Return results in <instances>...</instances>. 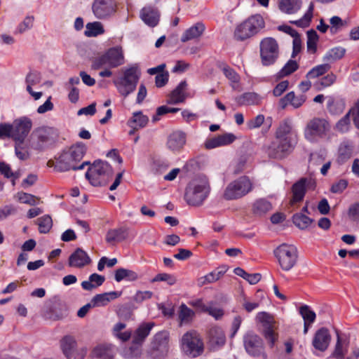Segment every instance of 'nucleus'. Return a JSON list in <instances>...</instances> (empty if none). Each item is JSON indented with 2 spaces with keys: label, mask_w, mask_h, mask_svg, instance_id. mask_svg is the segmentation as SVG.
<instances>
[{
  "label": "nucleus",
  "mask_w": 359,
  "mask_h": 359,
  "mask_svg": "<svg viewBox=\"0 0 359 359\" xmlns=\"http://www.w3.org/2000/svg\"><path fill=\"white\" fill-rule=\"evenodd\" d=\"M13 126L9 123H0V138L11 137L13 139Z\"/></svg>",
  "instance_id": "63"
},
{
  "label": "nucleus",
  "mask_w": 359,
  "mask_h": 359,
  "mask_svg": "<svg viewBox=\"0 0 359 359\" xmlns=\"http://www.w3.org/2000/svg\"><path fill=\"white\" fill-rule=\"evenodd\" d=\"M126 327V324L123 323H118L115 325L114 327V332L115 335L122 340L123 341H126L128 340L130 337V332H120L122 330H123Z\"/></svg>",
  "instance_id": "55"
},
{
  "label": "nucleus",
  "mask_w": 359,
  "mask_h": 359,
  "mask_svg": "<svg viewBox=\"0 0 359 359\" xmlns=\"http://www.w3.org/2000/svg\"><path fill=\"white\" fill-rule=\"evenodd\" d=\"M330 130V125L327 120L320 118H313L306 125L305 137L309 141L316 138L325 137Z\"/></svg>",
  "instance_id": "11"
},
{
  "label": "nucleus",
  "mask_w": 359,
  "mask_h": 359,
  "mask_svg": "<svg viewBox=\"0 0 359 359\" xmlns=\"http://www.w3.org/2000/svg\"><path fill=\"white\" fill-rule=\"evenodd\" d=\"M205 31V25L201 22H197L185 31L181 41L186 42L189 40L199 38Z\"/></svg>",
  "instance_id": "28"
},
{
  "label": "nucleus",
  "mask_w": 359,
  "mask_h": 359,
  "mask_svg": "<svg viewBox=\"0 0 359 359\" xmlns=\"http://www.w3.org/2000/svg\"><path fill=\"white\" fill-rule=\"evenodd\" d=\"M316 180L311 177H302L296 182L291 188L292 196L290 201V205L293 206L296 203L303 201L306 189H315Z\"/></svg>",
  "instance_id": "14"
},
{
  "label": "nucleus",
  "mask_w": 359,
  "mask_h": 359,
  "mask_svg": "<svg viewBox=\"0 0 359 359\" xmlns=\"http://www.w3.org/2000/svg\"><path fill=\"white\" fill-rule=\"evenodd\" d=\"M234 273L237 276L243 278L245 280L248 281L250 284L252 285L257 283L261 279V275L259 273H248L240 267L236 268L234 269Z\"/></svg>",
  "instance_id": "45"
},
{
  "label": "nucleus",
  "mask_w": 359,
  "mask_h": 359,
  "mask_svg": "<svg viewBox=\"0 0 359 359\" xmlns=\"http://www.w3.org/2000/svg\"><path fill=\"white\" fill-rule=\"evenodd\" d=\"M301 0H280L279 8L281 11L293 14L297 13L301 8Z\"/></svg>",
  "instance_id": "34"
},
{
  "label": "nucleus",
  "mask_w": 359,
  "mask_h": 359,
  "mask_svg": "<svg viewBox=\"0 0 359 359\" xmlns=\"http://www.w3.org/2000/svg\"><path fill=\"white\" fill-rule=\"evenodd\" d=\"M104 32V29L100 22H88L86 25L85 35L87 36H96Z\"/></svg>",
  "instance_id": "39"
},
{
  "label": "nucleus",
  "mask_w": 359,
  "mask_h": 359,
  "mask_svg": "<svg viewBox=\"0 0 359 359\" xmlns=\"http://www.w3.org/2000/svg\"><path fill=\"white\" fill-rule=\"evenodd\" d=\"M116 3L114 0H94L92 11L97 19H107L116 12Z\"/></svg>",
  "instance_id": "15"
},
{
  "label": "nucleus",
  "mask_w": 359,
  "mask_h": 359,
  "mask_svg": "<svg viewBox=\"0 0 359 359\" xmlns=\"http://www.w3.org/2000/svg\"><path fill=\"white\" fill-rule=\"evenodd\" d=\"M307 48L308 50L312 51L313 53L316 51V43L318 40V35L314 29L307 32Z\"/></svg>",
  "instance_id": "52"
},
{
  "label": "nucleus",
  "mask_w": 359,
  "mask_h": 359,
  "mask_svg": "<svg viewBox=\"0 0 359 359\" xmlns=\"http://www.w3.org/2000/svg\"><path fill=\"white\" fill-rule=\"evenodd\" d=\"M60 346L66 358H70L77 348L76 340L70 336L64 337L60 341Z\"/></svg>",
  "instance_id": "33"
},
{
  "label": "nucleus",
  "mask_w": 359,
  "mask_h": 359,
  "mask_svg": "<svg viewBox=\"0 0 359 359\" xmlns=\"http://www.w3.org/2000/svg\"><path fill=\"white\" fill-rule=\"evenodd\" d=\"M194 316V311L188 308L184 304L180 306L179 318L181 323H189L193 320Z\"/></svg>",
  "instance_id": "46"
},
{
  "label": "nucleus",
  "mask_w": 359,
  "mask_h": 359,
  "mask_svg": "<svg viewBox=\"0 0 359 359\" xmlns=\"http://www.w3.org/2000/svg\"><path fill=\"white\" fill-rule=\"evenodd\" d=\"M93 357L97 359H114L115 355L114 347L111 345H100L95 347L92 352Z\"/></svg>",
  "instance_id": "27"
},
{
  "label": "nucleus",
  "mask_w": 359,
  "mask_h": 359,
  "mask_svg": "<svg viewBox=\"0 0 359 359\" xmlns=\"http://www.w3.org/2000/svg\"><path fill=\"white\" fill-rule=\"evenodd\" d=\"M350 126V112L348 111L341 119L337 123L336 128L340 132H346Z\"/></svg>",
  "instance_id": "58"
},
{
  "label": "nucleus",
  "mask_w": 359,
  "mask_h": 359,
  "mask_svg": "<svg viewBox=\"0 0 359 359\" xmlns=\"http://www.w3.org/2000/svg\"><path fill=\"white\" fill-rule=\"evenodd\" d=\"M291 131V126L287 122H283L277 128L276 138L277 140L292 139L290 137Z\"/></svg>",
  "instance_id": "48"
},
{
  "label": "nucleus",
  "mask_w": 359,
  "mask_h": 359,
  "mask_svg": "<svg viewBox=\"0 0 359 359\" xmlns=\"http://www.w3.org/2000/svg\"><path fill=\"white\" fill-rule=\"evenodd\" d=\"M236 140L233 133H224L212 138L208 139L205 142V147L207 149H212L216 147L229 145Z\"/></svg>",
  "instance_id": "21"
},
{
  "label": "nucleus",
  "mask_w": 359,
  "mask_h": 359,
  "mask_svg": "<svg viewBox=\"0 0 359 359\" xmlns=\"http://www.w3.org/2000/svg\"><path fill=\"white\" fill-rule=\"evenodd\" d=\"M148 117L142 114L141 111L135 112L132 118L128 121V126H136L138 128L144 127L148 123Z\"/></svg>",
  "instance_id": "44"
},
{
  "label": "nucleus",
  "mask_w": 359,
  "mask_h": 359,
  "mask_svg": "<svg viewBox=\"0 0 359 359\" xmlns=\"http://www.w3.org/2000/svg\"><path fill=\"white\" fill-rule=\"evenodd\" d=\"M313 219L302 213H296L292 217V222L296 226L300 229H306L312 222Z\"/></svg>",
  "instance_id": "40"
},
{
  "label": "nucleus",
  "mask_w": 359,
  "mask_h": 359,
  "mask_svg": "<svg viewBox=\"0 0 359 359\" xmlns=\"http://www.w3.org/2000/svg\"><path fill=\"white\" fill-rule=\"evenodd\" d=\"M299 313L302 316L304 322H309V323H313L316 320V313L312 311L310 307L307 305L302 306L299 308Z\"/></svg>",
  "instance_id": "51"
},
{
  "label": "nucleus",
  "mask_w": 359,
  "mask_h": 359,
  "mask_svg": "<svg viewBox=\"0 0 359 359\" xmlns=\"http://www.w3.org/2000/svg\"><path fill=\"white\" fill-rule=\"evenodd\" d=\"M34 16H27L24 20L20 24H19L16 30V33L22 34L25 31L31 29L34 25Z\"/></svg>",
  "instance_id": "56"
},
{
  "label": "nucleus",
  "mask_w": 359,
  "mask_h": 359,
  "mask_svg": "<svg viewBox=\"0 0 359 359\" xmlns=\"http://www.w3.org/2000/svg\"><path fill=\"white\" fill-rule=\"evenodd\" d=\"M264 25V20L260 15H253L236 27L234 38L236 41H243L257 34Z\"/></svg>",
  "instance_id": "3"
},
{
  "label": "nucleus",
  "mask_w": 359,
  "mask_h": 359,
  "mask_svg": "<svg viewBox=\"0 0 359 359\" xmlns=\"http://www.w3.org/2000/svg\"><path fill=\"white\" fill-rule=\"evenodd\" d=\"M218 274L211 272L205 276H202L198 279V285L201 287L205 284L213 283L218 280Z\"/></svg>",
  "instance_id": "59"
},
{
  "label": "nucleus",
  "mask_w": 359,
  "mask_h": 359,
  "mask_svg": "<svg viewBox=\"0 0 359 359\" xmlns=\"http://www.w3.org/2000/svg\"><path fill=\"white\" fill-rule=\"evenodd\" d=\"M182 346L186 354L194 358L201 355L204 349L203 342L195 330L189 331L182 336Z\"/></svg>",
  "instance_id": "9"
},
{
  "label": "nucleus",
  "mask_w": 359,
  "mask_h": 359,
  "mask_svg": "<svg viewBox=\"0 0 359 359\" xmlns=\"http://www.w3.org/2000/svg\"><path fill=\"white\" fill-rule=\"evenodd\" d=\"M86 151V147L85 144L81 143L75 144L67 151H63L56 159L55 163L53 161H49L48 165L50 167L54 166L55 169L59 172L83 169L86 165L90 164L89 161H85L78 165V163L83 158Z\"/></svg>",
  "instance_id": "1"
},
{
  "label": "nucleus",
  "mask_w": 359,
  "mask_h": 359,
  "mask_svg": "<svg viewBox=\"0 0 359 359\" xmlns=\"http://www.w3.org/2000/svg\"><path fill=\"white\" fill-rule=\"evenodd\" d=\"M154 325V323H147L141 325L137 329L133 336V343L135 344H141L144 341L145 338L149 335Z\"/></svg>",
  "instance_id": "31"
},
{
  "label": "nucleus",
  "mask_w": 359,
  "mask_h": 359,
  "mask_svg": "<svg viewBox=\"0 0 359 359\" xmlns=\"http://www.w3.org/2000/svg\"><path fill=\"white\" fill-rule=\"evenodd\" d=\"M91 262V259L81 248H76L69 256L68 259L69 266L71 267L83 268Z\"/></svg>",
  "instance_id": "22"
},
{
  "label": "nucleus",
  "mask_w": 359,
  "mask_h": 359,
  "mask_svg": "<svg viewBox=\"0 0 359 359\" xmlns=\"http://www.w3.org/2000/svg\"><path fill=\"white\" fill-rule=\"evenodd\" d=\"M331 339L332 337L329 330L326 327H321L315 332L312 345L315 349L324 352L329 347Z\"/></svg>",
  "instance_id": "20"
},
{
  "label": "nucleus",
  "mask_w": 359,
  "mask_h": 359,
  "mask_svg": "<svg viewBox=\"0 0 359 359\" xmlns=\"http://www.w3.org/2000/svg\"><path fill=\"white\" fill-rule=\"evenodd\" d=\"M272 209L271 203L265 199L257 200L252 206V212L255 215L262 216Z\"/></svg>",
  "instance_id": "37"
},
{
  "label": "nucleus",
  "mask_w": 359,
  "mask_h": 359,
  "mask_svg": "<svg viewBox=\"0 0 359 359\" xmlns=\"http://www.w3.org/2000/svg\"><path fill=\"white\" fill-rule=\"evenodd\" d=\"M345 51V49L341 47L332 48L325 54L323 60L330 62L336 61L344 57Z\"/></svg>",
  "instance_id": "47"
},
{
  "label": "nucleus",
  "mask_w": 359,
  "mask_h": 359,
  "mask_svg": "<svg viewBox=\"0 0 359 359\" xmlns=\"http://www.w3.org/2000/svg\"><path fill=\"white\" fill-rule=\"evenodd\" d=\"M104 280V276L97 273H93L89 276V280L83 281L81 283V286L84 290L90 291L93 289L102 285Z\"/></svg>",
  "instance_id": "36"
},
{
  "label": "nucleus",
  "mask_w": 359,
  "mask_h": 359,
  "mask_svg": "<svg viewBox=\"0 0 359 359\" xmlns=\"http://www.w3.org/2000/svg\"><path fill=\"white\" fill-rule=\"evenodd\" d=\"M186 144V134L182 131H175L170 135L167 145L172 151H179Z\"/></svg>",
  "instance_id": "24"
},
{
  "label": "nucleus",
  "mask_w": 359,
  "mask_h": 359,
  "mask_svg": "<svg viewBox=\"0 0 359 359\" xmlns=\"http://www.w3.org/2000/svg\"><path fill=\"white\" fill-rule=\"evenodd\" d=\"M151 283L158 282V281H165L170 285H172L176 283L177 279L176 278L168 273H162L157 274L151 280Z\"/></svg>",
  "instance_id": "57"
},
{
  "label": "nucleus",
  "mask_w": 359,
  "mask_h": 359,
  "mask_svg": "<svg viewBox=\"0 0 359 359\" xmlns=\"http://www.w3.org/2000/svg\"><path fill=\"white\" fill-rule=\"evenodd\" d=\"M205 312L208 313L216 320L219 319L224 315L223 310L219 308L215 307L212 302H210L209 304H208V308Z\"/></svg>",
  "instance_id": "61"
},
{
  "label": "nucleus",
  "mask_w": 359,
  "mask_h": 359,
  "mask_svg": "<svg viewBox=\"0 0 359 359\" xmlns=\"http://www.w3.org/2000/svg\"><path fill=\"white\" fill-rule=\"evenodd\" d=\"M328 111L332 114H340L345 109V102L342 100H335L330 98L327 102Z\"/></svg>",
  "instance_id": "42"
},
{
  "label": "nucleus",
  "mask_w": 359,
  "mask_h": 359,
  "mask_svg": "<svg viewBox=\"0 0 359 359\" xmlns=\"http://www.w3.org/2000/svg\"><path fill=\"white\" fill-rule=\"evenodd\" d=\"M262 64L269 66L274 64L279 56V46L272 37L263 39L259 45Z\"/></svg>",
  "instance_id": "8"
},
{
  "label": "nucleus",
  "mask_w": 359,
  "mask_h": 359,
  "mask_svg": "<svg viewBox=\"0 0 359 359\" xmlns=\"http://www.w3.org/2000/svg\"><path fill=\"white\" fill-rule=\"evenodd\" d=\"M226 343V337L224 331L218 327L210 328L207 334V345L210 350H217L222 347Z\"/></svg>",
  "instance_id": "18"
},
{
  "label": "nucleus",
  "mask_w": 359,
  "mask_h": 359,
  "mask_svg": "<svg viewBox=\"0 0 359 359\" xmlns=\"http://www.w3.org/2000/svg\"><path fill=\"white\" fill-rule=\"evenodd\" d=\"M29 147H31L30 142H27L25 140H15V151L17 157L20 160L28 159Z\"/></svg>",
  "instance_id": "35"
},
{
  "label": "nucleus",
  "mask_w": 359,
  "mask_h": 359,
  "mask_svg": "<svg viewBox=\"0 0 359 359\" xmlns=\"http://www.w3.org/2000/svg\"><path fill=\"white\" fill-rule=\"evenodd\" d=\"M295 143L292 139L277 140L276 138V140L268 147L267 154L271 158L283 159L292 151Z\"/></svg>",
  "instance_id": "12"
},
{
  "label": "nucleus",
  "mask_w": 359,
  "mask_h": 359,
  "mask_svg": "<svg viewBox=\"0 0 359 359\" xmlns=\"http://www.w3.org/2000/svg\"><path fill=\"white\" fill-rule=\"evenodd\" d=\"M352 154V148L348 144H341L339 148L338 161L344 163L349 159Z\"/></svg>",
  "instance_id": "54"
},
{
  "label": "nucleus",
  "mask_w": 359,
  "mask_h": 359,
  "mask_svg": "<svg viewBox=\"0 0 359 359\" xmlns=\"http://www.w3.org/2000/svg\"><path fill=\"white\" fill-rule=\"evenodd\" d=\"M169 333L167 331L159 332L155 334L153 341V348L161 352L167 351Z\"/></svg>",
  "instance_id": "30"
},
{
  "label": "nucleus",
  "mask_w": 359,
  "mask_h": 359,
  "mask_svg": "<svg viewBox=\"0 0 359 359\" xmlns=\"http://www.w3.org/2000/svg\"><path fill=\"white\" fill-rule=\"evenodd\" d=\"M209 191L210 186L206 179H196L187 186L184 198L189 205L198 206L203 203Z\"/></svg>",
  "instance_id": "2"
},
{
  "label": "nucleus",
  "mask_w": 359,
  "mask_h": 359,
  "mask_svg": "<svg viewBox=\"0 0 359 359\" xmlns=\"http://www.w3.org/2000/svg\"><path fill=\"white\" fill-rule=\"evenodd\" d=\"M121 292H110L102 294H96L91 300V304L93 307L103 306L107 305L110 301L120 297Z\"/></svg>",
  "instance_id": "25"
},
{
  "label": "nucleus",
  "mask_w": 359,
  "mask_h": 359,
  "mask_svg": "<svg viewBox=\"0 0 359 359\" xmlns=\"http://www.w3.org/2000/svg\"><path fill=\"white\" fill-rule=\"evenodd\" d=\"M18 199L20 202L31 205H34L38 200L36 196L27 193H19Z\"/></svg>",
  "instance_id": "60"
},
{
  "label": "nucleus",
  "mask_w": 359,
  "mask_h": 359,
  "mask_svg": "<svg viewBox=\"0 0 359 359\" xmlns=\"http://www.w3.org/2000/svg\"><path fill=\"white\" fill-rule=\"evenodd\" d=\"M244 346L246 351L253 356L264 354L263 341L254 333L246 334L244 337Z\"/></svg>",
  "instance_id": "17"
},
{
  "label": "nucleus",
  "mask_w": 359,
  "mask_h": 359,
  "mask_svg": "<svg viewBox=\"0 0 359 359\" xmlns=\"http://www.w3.org/2000/svg\"><path fill=\"white\" fill-rule=\"evenodd\" d=\"M111 166L105 161H95L88 168L86 177L93 186H104L113 175Z\"/></svg>",
  "instance_id": "4"
},
{
  "label": "nucleus",
  "mask_w": 359,
  "mask_h": 359,
  "mask_svg": "<svg viewBox=\"0 0 359 359\" xmlns=\"http://www.w3.org/2000/svg\"><path fill=\"white\" fill-rule=\"evenodd\" d=\"M274 255L278 259V263L284 271L290 270L297 260V250L292 245L283 243L274 250Z\"/></svg>",
  "instance_id": "7"
},
{
  "label": "nucleus",
  "mask_w": 359,
  "mask_h": 359,
  "mask_svg": "<svg viewBox=\"0 0 359 359\" xmlns=\"http://www.w3.org/2000/svg\"><path fill=\"white\" fill-rule=\"evenodd\" d=\"M37 224L39 225V231L41 233H46L53 226V221L49 215H45L37 219Z\"/></svg>",
  "instance_id": "49"
},
{
  "label": "nucleus",
  "mask_w": 359,
  "mask_h": 359,
  "mask_svg": "<svg viewBox=\"0 0 359 359\" xmlns=\"http://www.w3.org/2000/svg\"><path fill=\"white\" fill-rule=\"evenodd\" d=\"M140 72L137 67L133 66L123 70V76L114 81L119 93L126 97L133 93L140 79Z\"/></svg>",
  "instance_id": "5"
},
{
  "label": "nucleus",
  "mask_w": 359,
  "mask_h": 359,
  "mask_svg": "<svg viewBox=\"0 0 359 359\" xmlns=\"http://www.w3.org/2000/svg\"><path fill=\"white\" fill-rule=\"evenodd\" d=\"M336 335L337 341L331 356L335 359H344L348 351V342L345 343L342 341V339L339 335V332L337 330H336Z\"/></svg>",
  "instance_id": "29"
},
{
  "label": "nucleus",
  "mask_w": 359,
  "mask_h": 359,
  "mask_svg": "<svg viewBox=\"0 0 359 359\" xmlns=\"http://www.w3.org/2000/svg\"><path fill=\"white\" fill-rule=\"evenodd\" d=\"M252 183L246 176H242L231 182L226 188L224 197L226 200L241 198L252 190Z\"/></svg>",
  "instance_id": "10"
},
{
  "label": "nucleus",
  "mask_w": 359,
  "mask_h": 359,
  "mask_svg": "<svg viewBox=\"0 0 359 359\" xmlns=\"http://www.w3.org/2000/svg\"><path fill=\"white\" fill-rule=\"evenodd\" d=\"M330 69L329 64H323L318 65L311 69L306 74L308 79H316L320 76L325 74Z\"/></svg>",
  "instance_id": "50"
},
{
  "label": "nucleus",
  "mask_w": 359,
  "mask_h": 359,
  "mask_svg": "<svg viewBox=\"0 0 359 359\" xmlns=\"http://www.w3.org/2000/svg\"><path fill=\"white\" fill-rule=\"evenodd\" d=\"M13 126V140H25L28 133H29L32 123L28 118L24 117L18 120H15Z\"/></svg>",
  "instance_id": "19"
},
{
  "label": "nucleus",
  "mask_w": 359,
  "mask_h": 359,
  "mask_svg": "<svg viewBox=\"0 0 359 359\" xmlns=\"http://www.w3.org/2000/svg\"><path fill=\"white\" fill-rule=\"evenodd\" d=\"M128 237V232L126 229L119 228L110 229L106 235V241L108 243L113 244L114 242H121Z\"/></svg>",
  "instance_id": "32"
},
{
  "label": "nucleus",
  "mask_w": 359,
  "mask_h": 359,
  "mask_svg": "<svg viewBox=\"0 0 359 359\" xmlns=\"http://www.w3.org/2000/svg\"><path fill=\"white\" fill-rule=\"evenodd\" d=\"M125 62L122 48L116 46L109 48L104 55L96 57L92 63L93 69H100L104 65L115 68L122 65Z\"/></svg>",
  "instance_id": "6"
},
{
  "label": "nucleus",
  "mask_w": 359,
  "mask_h": 359,
  "mask_svg": "<svg viewBox=\"0 0 359 359\" xmlns=\"http://www.w3.org/2000/svg\"><path fill=\"white\" fill-rule=\"evenodd\" d=\"M260 101V96L255 93H245L239 98L240 104L243 105L259 104Z\"/></svg>",
  "instance_id": "41"
},
{
  "label": "nucleus",
  "mask_w": 359,
  "mask_h": 359,
  "mask_svg": "<svg viewBox=\"0 0 359 359\" xmlns=\"http://www.w3.org/2000/svg\"><path fill=\"white\" fill-rule=\"evenodd\" d=\"M313 4L311 3L307 12L304 15V16L301 19L298 20H291L290 22L291 24L296 25L297 26L300 27H308L313 16Z\"/></svg>",
  "instance_id": "43"
},
{
  "label": "nucleus",
  "mask_w": 359,
  "mask_h": 359,
  "mask_svg": "<svg viewBox=\"0 0 359 359\" xmlns=\"http://www.w3.org/2000/svg\"><path fill=\"white\" fill-rule=\"evenodd\" d=\"M187 86L186 81L180 82V83L170 93L168 103L178 104L183 102L186 99L184 90Z\"/></svg>",
  "instance_id": "26"
},
{
  "label": "nucleus",
  "mask_w": 359,
  "mask_h": 359,
  "mask_svg": "<svg viewBox=\"0 0 359 359\" xmlns=\"http://www.w3.org/2000/svg\"><path fill=\"white\" fill-rule=\"evenodd\" d=\"M138 278V275L135 271L126 269H118L115 271V280L120 282L123 279L130 281L135 280Z\"/></svg>",
  "instance_id": "38"
},
{
  "label": "nucleus",
  "mask_w": 359,
  "mask_h": 359,
  "mask_svg": "<svg viewBox=\"0 0 359 359\" xmlns=\"http://www.w3.org/2000/svg\"><path fill=\"white\" fill-rule=\"evenodd\" d=\"M52 128L41 127L34 130L30 136L31 147L34 149L41 150L43 144L50 140Z\"/></svg>",
  "instance_id": "16"
},
{
  "label": "nucleus",
  "mask_w": 359,
  "mask_h": 359,
  "mask_svg": "<svg viewBox=\"0 0 359 359\" xmlns=\"http://www.w3.org/2000/svg\"><path fill=\"white\" fill-rule=\"evenodd\" d=\"M299 68L295 60H290L278 73L280 77L287 76L294 72Z\"/></svg>",
  "instance_id": "53"
},
{
  "label": "nucleus",
  "mask_w": 359,
  "mask_h": 359,
  "mask_svg": "<svg viewBox=\"0 0 359 359\" xmlns=\"http://www.w3.org/2000/svg\"><path fill=\"white\" fill-rule=\"evenodd\" d=\"M264 121V116L259 114L256 117L249 120L247 122V126L249 129H254L260 127Z\"/></svg>",
  "instance_id": "62"
},
{
  "label": "nucleus",
  "mask_w": 359,
  "mask_h": 359,
  "mask_svg": "<svg viewBox=\"0 0 359 359\" xmlns=\"http://www.w3.org/2000/svg\"><path fill=\"white\" fill-rule=\"evenodd\" d=\"M256 318L262 325V334L264 338L273 347L278 339V334L275 332L277 325L273 316L266 312H260L257 315Z\"/></svg>",
  "instance_id": "13"
},
{
  "label": "nucleus",
  "mask_w": 359,
  "mask_h": 359,
  "mask_svg": "<svg viewBox=\"0 0 359 359\" xmlns=\"http://www.w3.org/2000/svg\"><path fill=\"white\" fill-rule=\"evenodd\" d=\"M348 111L350 112V115L351 114L353 116L354 125L358 129H359V100L355 103V106Z\"/></svg>",
  "instance_id": "64"
},
{
  "label": "nucleus",
  "mask_w": 359,
  "mask_h": 359,
  "mask_svg": "<svg viewBox=\"0 0 359 359\" xmlns=\"http://www.w3.org/2000/svg\"><path fill=\"white\" fill-rule=\"evenodd\" d=\"M140 18L148 26L154 27L159 22L160 13L158 9L151 6H146L141 10Z\"/></svg>",
  "instance_id": "23"
}]
</instances>
